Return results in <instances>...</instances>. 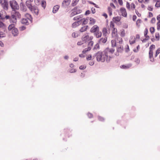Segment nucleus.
Returning <instances> with one entry per match:
<instances>
[{
	"label": "nucleus",
	"instance_id": "obj_1",
	"mask_svg": "<svg viewBox=\"0 0 160 160\" xmlns=\"http://www.w3.org/2000/svg\"><path fill=\"white\" fill-rule=\"evenodd\" d=\"M95 56L96 57V59L98 62H103L106 60L108 62L109 61V59L108 60V58H109L110 56L107 55L104 51L103 52H98L96 53Z\"/></svg>",
	"mask_w": 160,
	"mask_h": 160
},
{
	"label": "nucleus",
	"instance_id": "obj_2",
	"mask_svg": "<svg viewBox=\"0 0 160 160\" xmlns=\"http://www.w3.org/2000/svg\"><path fill=\"white\" fill-rule=\"evenodd\" d=\"M9 3L12 11L18 10L19 8V5L18 4L17 2L14 0H11L9 1Z\"/></svg>",
	"mask_w": 160,
	"mask_h": 160
},
{
	"label": "nucleus",
	"instance_id": "obj_3",
	"mask_svg": "<svg viewBox=\"0 0 160 160\" xmlns=\"http://www.w3.org/2000/svg\"><path fill=\"white\" fill-rule=\"evenodd\" d=\"M155 48V46L154 45H152L149 47V58L150 61L153 62L154 61V59L153 58V52L152 49Z\"/></svg>",
	"mask_w": 160,
	"mask_h": 160
},
{
	"label": "nucleus",
	"instance_id": "obj_4",
	"mask_svg": "<svg viewBox=\"0 0 160 160\" xmlns=\"http://www.w3.org/2000/svg\"><path fill=\"white\" fill-rule=\"evenodd\" d=\"M29 9L34 15H38L39 10L37 6H32Z\"/></svg>",
	"mask_w": 160,
	"mask_h": 160
},
{
	"label": "nucleus",
	"instance_id": "obj_5",
	"mask_svg": "<svg viewBox=\"0 0 160 160\" xmlns=\"http://www.w3.org/2000/svg\"><path fill=\"white\" fill-rule=\"evenodd\" d=\"M9 16L6 15V12L4 10L1 11L0 12V18L1 19H8L9 18Z\"/></svg>",
	"mask_w": 160,
	"mask_h": 160
},
{
	"label": "nucleus",
	"instance_id": "obj_6",
	"mask_svg": "<svg viewBox=\"0 0 160 160\" xmlns=\"http://www.w3.org/2000/svg\"><path fill=\"white\" fill-rule=\"evenodd\" d=\"M11 14L14 15L17 19H20L21 18V15L20 13L16 10L12 11L11 12Z\"/></svg>",
	"mask_w": 160,
	"mask_h": 160
},
{
	"label": "nucleus",
	"instance_id": "obj_7",
	"mask_svg": "<svg viewBox=\"0 0 160 160\" xmlns=\"http://www.w3.org/2000/svg\"><path fill=\"white\" fill-rule=\"evenodd\" d=\"M9 19L11 23L16 24L17 22V19L14 16V15L11 14V16H9Z\"/></svg>",
	"mask_w": 160,
	"mask_h": 160
},
{
	"label": "nucleus",
	"instance_id": "obj_8",
	"mask_svg": "<svg viewBox=\"0 0 160 160\" xmlns=\"http://www.w3.org/2000/svg\"><path fill=\"white\" fill-rule=\"evenodd\" d=\"M3 9L5 10H7L8 9V2L7 0H3V1L0 3Z\"/></svg>",
	"mask_w": 160,
	"mask_h": 160
},
{
	"label": "nucleus",
	"instance_id": "obj_9",
	"mask_svg": "<svg viewBox=\"0 0 160 160\" xmlns=\"http://www.w3.org/2000/svg\"><path fill=\"white\" fill-rule=\"evenodd\" d=\"M93 44V42L92 41H90L88 44V47L87 48H85L82 52L83 53H85L89 51L91 49V47L92 46Z\"/></svg>",
	"mask_w": 160,
	"mask_h": 160
},
{
	"label": "nucleus",
	"instance_id": "obj_10",
	"mask_svg": "<svg viewBox=\"0 0 160 160\" xmlns=\"http://www.w3.org/2000/svg\"><path fill=\"white\" fill-rule=\"evenodd\" d=\"M71 1V0H64L62 3V7L64 8H66L70 4Z\"/></svg>",
	"mask_w": 160,
	"mask_h": 160
},
{
	"label": "nucleus",
	"instance_id": "obj_11",
	"mask_svg": "<svg viewBox=\"0 0 160 160\" xmlns=\"http://www.w3.org/2000/svg\"><path fill=\"white\" fill-rule=\"evenodd\" d=\"M104 51L106 52V54L108 56L109 54L112 53L114 52V49L113 48H107Z\"/></svg>",
	"mask_w": 160,
	"mask_h": 160
},
{
	"label": "nucleus",
	"instance_id": "obj_12",
	"mask_svg": "<svg viewBox=\"0 0 160 160\" xmlns=\"http://www.w3.org/2000/svg\"><path fill=\"white\" fill-rule=\"evenodd\" d=\"M120 12L122 15L124 17H126L127 16V12H126V9L123 8H121L120 9Z\"/></svg>",
	"mask_w": 160,
	"mask_h": 160
},
{
	"label": "nucleus",
	"instance_id": "obj_13",
	"mask_svg": "<svg viewBox=\"0 0 160 160\" xmlns=\"http://www.w3.org/2000/svg\"><path fill=\"white\" fill-rule=\"evenodd\" d=\"M99 28L97 25H94L91 28L90 30V32H91L95 33V32H97V31L98 30Z\"/></svg>",
	"mask_w": 160,
	"mask_h": 160
},
{
	"label": "nucleus",
	"instance_id": "obj_14",
	"mask_svg": "<svg viewBox=\"0 0 160 160\" xmlns=\"http://www.w3.org/2000/svg\"><path fill=\"white\" fill-rule=\"evenodd\" d=\"M81 23V20L78 21L77 22H76L72 23V27L73 28H75L77 26H78Z\"/></svg>",
	"mask_w": 160,
	"mask_h": 160
},
{
	"label": "nucleus",
	"instance_id": "obj_15",
	"mask_svg": "<svg viewBox=\"0 0 160 160\" xmlns=\"http://www.w3.org/2000/svg\"><path fill=\"white\" fill-rule=\"evenodd\" d=\"M29 20L27 18H24L21 20V22L23 24L27 25L29 23Z\"/></svg>",
	"mask_w": 160,
	"mask_h": 160
},
{
	"label": "nucleus",
	"instance_id": "obj_16",
	"mask_svg": "<svg viewBox=\"0 0 160 160\" xmlns=\"http://www.w3.org/2000/svg\"><path fill=\"white\" fill-rule=\"evenodd\" d=\"M107 41V38H102L99 40L98 43L100 44L104 43L106 42Z\"/></svg>",
	"mask_w": 160,
	"mask_h": 160
},
{
	"label": "nucleus",
	"instance_id": "obj_17",
	"mask_svg": "<svg viewBox=\"0 0 160 160\" xmlns=\"http://www.w3.org/2000/svg\"><path fill=\"white\" fill-rule=\"evenodd\" d=\"M25 17L26 18H27L31 23L32 22V18L31 15L28 13H27L25 15Z\"/></svg>",
	"mask_w": 160,
	"mask_h": 160
},
{
	"label": "nucleus",
	"instance_id": "obj_18",
	"mask_svg": "<svg viewBox=\"0 0 160 160\" xmlns=\"http://www.w3.org/2000/svg\"><path fill=\"white\" fill-rule=\"evenodd\" d=\"M12 32L14 36L17 35L18 33V29L15 28L12 29Z\"/></svg>",
	"mask_w": 160,
	"mask_h": 160
},
{
	"label": "nucleus",
	"instance_id": "obj_19",
	"mask_svg": "<svg viewBox=\"0 0 160 160\" xmlns=\"http://www.w3.org/2000/svg\"><path fill=\"white\" fill-rule=\"evenodd\" d=\"M59 8V5H56L54 6L53 8L52 12L53 13H56L58 10Z\"/></svg>",
	"mask_w": 160,
	"mask_h": 160
},
{
	"label": "nucleus",
	"instance_id": "obj_20",
	"mask_svg": "<svg viewBox=\"0 0 160 160\" xmlns=\"http://www.w3.org/2000/svg\"><path fill=\"white\" fill-rule=\"evenodd\" d=\"M88 19L89 18H83L82 19H81L80 20L82 21V20H83L82 21V25H85L88 23ZM82 22V21H81Z\"/></svg>",
	"mask_w": 160,
	"mask_h": 160
},
{
	"label": "nucleus",
	"instance_id": "obj_21",
	"mask_svg": "<svg viewBox=\"0 0 160 160\" xmlns=\"http://www.w3.org/2000/svg\"><path fill=\"white\" fill-rule=\"evenodd\" d=\"M94 35L96 38H99L101 37L102 35V33L101 32H99L98 30L97 32H95Z\"/></svg>",
	"mask_w": 160,
	"mask_h": 160
},
{
	"label": "nucleus",
	"instance_id": "obj_22",
	"mask_svg": "<svg viewBox=\"0 0 160 160\" xmlns=\"http://www.w3.org/2000/svg\"><path fill=\"white\" fill-rule=\"evenodd\" d=\"M32 2L29 0L27 1L26 2V5L29 9L32 6Z\"/></svg>",
	"mask_w": 160,
	"mask_h": 160
},
{
	"label": "nucleus",
	"instance_id": "obj_23",
	"mask_svg": "<svg viewBox=\"0 0 160 160\" xmlns=\"http://www.w3.org/2000/svg\"><path fill=\"white\" fill-rule=\"evenodd\" d=\"M77 7H75L72 10V11H73V12H72L70 14V17H72L74 15L77 14L76 12L75 11V10H77Z\"/></svg>",
	"mask_w": 160,
	"mask_h": 160
},
{
	"label": "nucleus",
	"instance_id": "obj_24",
	"mask_svg": "<svg viewBox=\"0 0 160 160\" xmlns=\"http://www.w3.org/2000/svg\"><path fill=\"white\" fill-rule=\"evenodd\" d=\"M90 22L89 24L90 25H93L95 24L96 20L95 19L92 18H89Z\"/></svg>",
	"mask_w": 160,
	"mask_h": 160
},
{
	"label": "nucleus",
	"instance_id": "obj_25",
	"mask_svg": "<svg viewBox=\"0 0 160 160\" xmlns=\"http://www.w3.org/2000/svg\"><path fill=\"white\" fill-rule=\"evenodd\" d=\"M121 19V17H120L117 16L113 17V20L114 21L118 22L120 21Z\"/></svg>",
	"mask_w": 160,
	"mask_h": 160
},
{
	"label": "nucleus",
	"instance_id": "obj_26",
	"mask_svg": "<svg viewBox=\"0 0 160 160\" xmlns=\"http://www.w3.org/2000/svg\"><path fill=\"white\" fill-rule=\"evenodd\" d=\"M16 24L11 23L8 27V29L9 30H12V29L15 28V26Z\"/></svg>",
	"mask_w": 160,
	"mask_h": 160
},
{
	"label": "nucleus",
	"instance_id": "obj_27",
	"mask_svg": "<svg viewBox=\"0 0 160 160\" xmlns=\"http://www.w3.org/2000/svg\"><path fill=\"white\" fill-rule=\"evenodd\" d=\"M79 0H73L71 4L72 6L74 7L76 6Z\"/></svg>",
	"mask_w": 160,
	"mask_h": 160
},
{
	"label": "nucleus",
	"instance_id": "obj_28",
	"mask_svg": "<svg viewBox=\"0 0 160 160\" xmlns=\"http://www.w3.org/2000/svg\"><path fill=\"white\" fill-rule=\"evenodd\" d=\"M88 27V26H85L82 27L80 30V32H83L85 31L87 29Z\"/></svg>",
	"mask_w": 160,
	"mask_h": 160
},
{
	"label": "nucleus",
	"instance_id": "obj_29",
	"mask_svg": "<svg viewBox=\"0 0 160 160\" xmlns=\"http://www.w3.org/2000/svg\"><path fill=\"white\" fill-rule=\"evenodd\" d=\"M125 31L124 29H122L121 30L120 36L122 37H124L125 36Z\"/></svg>",
	"mask_w": 160,
	"mask_h": 160
},
{
	"label": "nucleus",
	"instance_id": "obj_30",
	"mask_svg": "<svg viewBox=\"0 0 160 160\" xmlns=\"http://www.w3.org/2000/svg\"><path fill=\"white\" fill-rule=\"evenodd\" d=\"M108 12L109 15L111 16L112 15V9L110 7H108Z\"/></svg>",
	"mask_w": 160,
	"mask_h": 160
},
{
	"label": "nucleus",
	"instance_id": "obj_31",
	"mask_svg": "<svg viewBox=\"0 0 160 160\" xmlns=\"http://www.w3.org/2000/svg\"><path fill=\"white\" fill-rule=\"evenodd\" d=\"M82 15H80L74 17L73 19L74 20H77L79 19L80 18H82Z\"/></svg>",
	"mask_w": 160,
	"mask_h": 160
},
{
	"label": "nucleus",
	"instance_id": "obj_32",
	"mask_svg": "<svg viewBox=\"0 0 160 160\" xmlns=\"http://www.w3.org/2000/svg\"><path fill=\"white\" fill-rule=\"evenodd\" d=\"M99 45L98 43L96 44L94 46L93 49L94 50H97L98 49H99Z\"/></svg>",
	"mask_w": 160,
	"mask_h": 160
},
{
	"label": "nucleus",
	"instance_id": "obj_33",
	"mask_svg": "<svg viewBox=\"0 0 160 160\" xmlns=\"http://www.w3.org/2000/svg\"><path fill=\"white\" fill-rule=\"evenodd\" d=\"M5 33L2 32L0 31V38L5 37Z\"/></svg>",
	"mask_w": 160,
	"mask_h": 160
},
{
	"label": "nucleus",
	"instance_id": "obj_34",
	"mask_svg": "<svg viewBox=\"0 0 160 160\" xmlns=\"http://www.w3.org/2000/svg\"><path fill=\"white\" fill-rule=\"evenodd\" d=\"M131 66V65H127V66L124 65H123L122 66H120V67L121 68H124V69L128 68L129 67H130Z\"/></svg>",
	"mask_w": 160,
	"mask_h": 160
},
{
	"label": "nucleus",
	"instance_id": "obj_35",
	"mask_svg": "<svg viewBox=\"0 0 160 160\" xmlns=\"http://www.w3.org/2000/svg\"><path fill=\"white\" fill-rule=\"evenodd\" d=\"M123 50V47L120 46L118 47L117 49V51L118 52H121Z\"/></svg>",
	"mask_w": 160,
	"mask_h": 160
},
{
	"label": "nucleus",
	"instance_id": "obj_36",
	"mask_svg": "<svg viewBox=\"0 0 160 160\" xmlns=\"http://www.w3.org/2000/svg\"><path fill=\"white\" fill-rule=\"evenodd\" d=\"M88 37L89 36L88 35L83 36L82 38V40L84 41V42H86V40L88 38Z\"/></svg>",
	"mask_w": 160,
	"mask_h": 160
},
{
	"label": "nucleus",
	"instance_id": "obj_37",
	"mask_svg": "<svg viewBox=\"0 0 160 160\" xmlns=\"http://www.w3.org/2000/svg\"><path fill=\"white\" fill-rule=\"evenodd\" d=\"M42 6L45 8L46 6V2L45 1H42L41 3Z\"/></svg>",
	"mask_w": 160,
	"mask_h": 160
},
{
	"label": "nucleus",
	"instance_id": "obj_38",
	"mask_svg": "<svg viewBox=\"0 0 160 160\" xmlns=\"http://www.w3.org/2000/svg\"><path fill=\"white\" fill-rule=\"evenodd\" d=\"M111 44L112 47H115L116 46V42L115 40H112L111 41Z\"/></svg>",
	"mask_w": 160,
	"mask_h": 160
},
{
	"label": "nucleus",
	"instance_id": "obj_39",
	"mask_svg": "<svg viewBox=\"0 0 160 160\" xmlns=\"http://www.w3.org/2000/svg\"><path fill=\"white\" fill-rule=\"evenodd\" d=\"M155 6L157 8L159 7H160V1L158 0H157Z\"/></svg>",
	"mask_w": 160,
	"mask_h": 160
},
{
	"label": "nucleus",
	"instance_id": "obj_40",
	"mask_svg": "<svg viewBox=\"0 0 160 160\" xmlns=\"http://www.w3.org/2000/svg\"><path fill=\"white\" fill-rule=\"evenodd\" d=\"M160 53V48H159L156 51V53L155 55V57H156Z\"/></svg>",
	"mask_w": 160,
	"mask_h": 160
},
{
	"label": "nucleus",
	"instance_id": "obj_41",
	"mask_svg": "<svg viewBox=\"0 0 160 160\" xmlns=\"http://www.w3.org/2000/svg\"><path fill=\"white\" fill-rule=\"evenodd\" d=\"M72 36L74 38H76L78 36V34L75 32H73L72 34Z\"/></svg>",
	"mask_w": 160,
	"mask_h": 160
},
{
	"label": "nucleus",
	"instance_id": "obj_42",
	"mask_svg": "<svg viewBox=\"0 0 160 160\" xmlns=\"http://www.w3.org/2000/svg\"><path fill=\"white\" fill-rule=\"evenodd\" d=\"M117 32V29L115 28H113L112 33V34H116Z\"/></svg>",
	"mask_w": 160,
	"mask_h": 160
},
{
	"label": "nucleus",
	"instance_id": "obj_43",
	"mask_svg": "<svg viewBox=\"0 0 160 160\" xmlns=\"http://www.w3.org/2000/svg\"><path fill=\"white\" fill-rule=\"evenodd\" d=\"M150 32L152 34L155 31V29L154 27H151L150 28Z\"/></svg>",
	"mask_w": 160,
	"mask_h": 160
},
{
	"label": "nucleus",
	"instance_id": "obj_44",
	"mask_svg": "<svg viewBox=\"0 0 160 160\" xmlns=\"http://www.w3.org/2000/svg\"><path fill=\"white\" fill-rule=\"evenodd\" d=\"M76 71V70L75 69L72 68L69 70V72L71 73L75 72Z\"/></svg>",
	"mask_w": 160,
	"mask_h": 160
},
{
	"label": "nucleus",
	"instance_id": "obj_45",
	"mask_svg": "<svg viewBox=\"0 0 160 160\" xmlns=\"http://www.w3.org/2000/svg\"><path fill=\"white\" fill-rule=\"evenodd\" d=\"M84 43V41H81L79 42H78L77 43V45H81L82 44Z\"/></svg>",
	"mask_w": 160,
	"mask_h": 160
},
{
	"label": "nucleus",
	"instance_id": "obj_46",
	"mask_svg": "<svg viewBox=\"0 0 160 160\" xmlns=\"http://www.w3.org/2000/svg\"><path fill=\"white\" fill-rule=\"evenodd\" d=\"M92 56L91 55H89L86 58L87 60H90L92 59Z\"/></svg>",
	"mask_w": 160,
	"mask_h": 160
},
{
	"label": "nucleus",
	"instance_id": "obj_47",
	"mask_svg": "<svg viewBox=\"0 0 160 160\" xmlns=\"http://www.w3.org/2000/svg\"><path fill=\"white\" fill-rule=\"evenodd\" d=\"M110 27L111 28H115L114 27V23L111 21V22H110Z\"/></svg>",
	"mask_w": 160,
	"mask_h": 160
},
{
	"label": "nucleus",
	"instance_id": "obj_48",
	"mask_svg": "<svg viewBox=\"0 0 160 160\" xmlns=\"http://www.w3.org/2000/svg\"><path fill=\"white\" fill-rule=\"evenodd\" d=\"M76 12H77V14H79L80 13L82 12V10L80 9H78V7H77V9L76 10H75Z\"/></svg>",
	"mask_w": 160,
	"mask_h": 160
},
{
	"label": "nucleus",
	"instance_id": "obj_49",
	"mask_svg": "<svg viewBox=\"0 0 160 160\" xmlns=\"http://www.w3.org/2000/svg\"><path fill=\"white\" fill-rule=\"evenodd\" d=\"M155 37L159 40V34L158 33H156L155 34Z\"/></svg>",
	"mask_w": 160,
	"mask_h": 160
},
{
	"label": "nucleus",
	"instance_id": "obj_50",
	"mask_svg": "<svg viewBox=\"0 0 160 160\" xmlns=\"http://www.w3.org/2000/svg\"><path fill=\"white\" fill-rule=\"evenodd\" d=\"M86 66H81L79 67V69L81 70L84 69L86 68Z\"/></svg>",
	"mask_w": 160,
	"mask_h": 160
},
{
	"label": "nucleus",
	"instance_id": "obj_51",
	"mask_svg": "<svg viewBox=\"0 0 160 160\" xmlns=\"http://www.w3.org/2000/svg\"><path fill=\"white\" fill-rule=\"evenodd\" d=\"M91 11H92V13L93 14L95 13L96 12L95 9L94 8H91Z\"/></svg>",
	"mask_w": 160,
	"mask_h": 160
},
{
	"label": "nucleus",
	"instance_id": "obj_52",
	"mask_svg": "<svg viewBox=\"0 0 160 160\" xmlns=\"http://www.w3.org/2000/svg\"><path fill=\"white\" fill-rule=\"evenodd\" d=\"M157 29L159 30L160 29V22H157Z\"/></svg>",
	"mask_w": 160,
	"mask_h": 160
},
{
	"label": "nucleus",
	"instance_id": "obj_53",
	"mask_svg": "<svg viewBox=\"0 0 160 160\" xmlns=\"http://www.w3.org/2000/svg\"><path fill=\"white\" fill-rule=\"evenodd\" d=\"M135 62L136 63L138 64L139 63L140 60L138 58H137L135 59Z\"/></svg>",
	"mask_w": 160,
	"mask_h": 160
},
{
	"label": "nucleus",
	"instance_id": "obj_54",
	"mask_svg": "<svg viewBox=\"0 0 160 160\" xmlns=\"http://www.w3.org/2000/svg\"><path fill=\"white\" fill-rule=\"evenodd\" d=\"M155 21H156L155 18H153L151 19V22L152 23H155Z\"/></svg>",
	"mask_w": 160,
	"mask_h": 160
},
{
	"label": "nucleus",
	"instance_id": "obj_55",
	"mask_svg": "<svg viewBox=\"0 0 160 160\" xmlns=\"http://www.w3.org/2000/svg\"><path fill=\"white\" fill-rule=\"evenodd\" d=\"M119 42V43L121 44L122 42V38H118Z\"/></svg>",
	"mask_w": 160,
	"mask_h": 160
},
{
	"label": "nucleus",
	"instance_id": "obj_56",
	"mask_svg": "<svg viewBox=\"0 0 160 160\" xmlns=\"http://www.w3.org/2000/svg\"><path fill=\"white\" fill-rule=\"evenodd\" d=\"M126 7H127V8H128V9H129L130 8V4L128 2H127Z\"/></svg>",
	"mask_w": 160,
	"mask_h": 160
},
{
	"label": "nucleus",
	"instance_id": "obj_57",
	"mask_svg": "<svg viewBox=\"0 0 160 160\" xmlns=\"http://www.w3.org/2000/svg\"><path fill=\"white\" fill-rule=\"evenodd\" d=\"M88 116L89 118H91L92 117L93 115L92 113H88Z\"/></svg>",
	"mask_w": 160,
	"mask_h": 160
},
{
	"label": "nucleus",
	"instance_id": "obj_58",
	"mask_svg": "<svg viewBox=\"0 0 160 160\" xmlns=\"http://www.w3.org/2000/svg\"><path fill=\"white\" fill-rule=\"evenodd\" d=\"M148 32V29H146L145 30L144 32V36H146V35L147 34Z\"/></svg>",
	"mask_w": 160,
	"mask_h": 160
},
{
	"label": "nucleus",
	"instance_id": "obj_59",
	"mask_svg": "<svg viewBox=\"0 0 160 160\" xmlns=\"http://www.w3.org/2000/svg\"><path fill=\"white\" fill-rule=\"evenodd\" d=\"M135 12L138 16L139 17L141 16V14L139 13L136 10H135Z\"/></svg>",
	"mask_w": 160,
	"mask_h": 160
},
{
	"label": "nucleus",
	"instance_id": "obj_60",
	"mask_svg": "<svg viewBox=\"0 0 160 160\" xmlns=\"http://www.w3.org/2000/svg\"><path fill=\"white\" fill-rule=\"evenodd\" d=\"M157 19L159 22H160V14L157 16Z\"/></svg>",
	"mask_w": 160,
	"mask_h": 160
},
{
	"label": "nucleus",
	"instance_id": "obj_61",
	"mask_svg": "<svg viewBox=\"0 0 160 160\" xmlns=\"http://www.w3.org/2000/svg\"><path fill=\"white\" fill-rule=\"evenodd\" d=\"M148 9L149 11H152V10L153 8L152 7L149 6Z\"/></svg>",
	"mask_w": 160,
	"mask_h": 160
},
{
	"label": "nucleus",
	"instance_id": "obj_62",
	"mask_svg": "<svg viewBox=\"0 0 160 160\" xmlns=\"http://www.w3.org/2000/svg\"><path fill=\"white\" fill-rule=\"evenodd\" d=\"M118 0V3H119V4L121 5H122L123 4L122 0Z\"/></svg>",
	"mask_w": 160,
	"mask_h": 160
},
{
	"label": "nucleus",
	"instance_id": "obj_63",
	"mask_svg": "<svg viewBox=\"0 0 160 160\" xmlns=\"http://www.w3.org/2000/svg\"><path fill=\"white\" fill-rule=\"evenodd\" d=\"M26 29V27L24 26H22L20 28V29L21 30H24Z\"/></svg>",
	"mask_w": 160,
	"mask_h": 160
},
{
	"label": "nucleus",
	"instance_id": "obj_64",
	"mask_svg": "<svg viewBox=\"0 0 160 160\" xmlns=\"http://www.w3.org/2000/svg\"><path fill=\"white\" fill-rule=\"evenodd\" d=\"M137 18V17L136 15H134L132 17V20L133 21H135Z\"/></svg>",
	"mask_w": 160,
	"mask_h": 160
}]
</instances>
